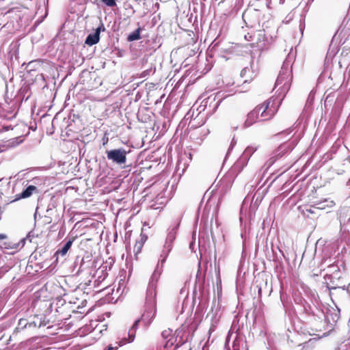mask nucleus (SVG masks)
Instances as JSON below:
<instances>
[{
  "mask_svg": "<svg viewBox=\"0 0 350 350\" xmlns=\"http://www.w3.org/2000/svg\"><path fill=\"white\" fill-rule=\"evenodd\" d=\"M306 211L310 213H314V211L312 208H308V209H306Z\"/></svg>",
  "mask_w": 350,
  "mask_h": 350,
  "instance_id": "7c9ffc66",
  "label": "nucleus"
},
{
  "mask_svg": "<svg viewBox=\"0 0 350 350\" xmlns=\"http://www.w3.org/2000/svg\"><path fill=\"white\" fill-rule=\"evenodd\" d=\"M154 70L155 69L153 68L152 66L150 68H148L145 70H144L142 74H141V77H146L148 75H150V74L152 73H154Z\"/></svg>",
  "mask_w": 350,
  "mask_h": 350,
  "instance_id": "393cba45",
  "label": "nucleus"
},
{
  "mask_svg": "<svg viewBox=\"0 0 350 350\" xmlns=\"http://www.w3.org/2000/svg\"><path fill=\"white\" fill-rule=\"evenodd\" d=\"M176 227H174L172 229L169 230L167 234L166 240H165V242L164 244V247L168 248V251H171V250H172V243L176 238Z\"/></svg>",
  "mask_w": 350,
  "mask_h": 350,
  "instance_id": "f3484780",
  "label": "nucleus"
},
{
  "mask_svg": "<svg viewBox=\"0 0 350 350\" xmlns=\"http://www.w3.org/2000/svg\"><path fill=\"white\" fill-rule=\"evenodd\" d=\"M156 314V301L155 297H150L148 295L146 297L145 311L142 315L141 321L148 326Z\"/></svg>",
  "mask_w": 350,
  "mask_h": 350,
  "instance_id": "20e7f679",
  "label": "nucleus"
},
{
  "mask_svg": "<svg viewBox=\"0 0 350 350\" xmlns=\"http://www.w3.org/2000/svg\"><path fill=\"white\" fill-rule=\"evenodd\" d=\"M104 4L109 7H113L116 5V0H100Z\"/></svg>",
  "mask_w": 350,
  "mask_h": 350,
  "instance_id": "a878e982",
  "label": "nucleus"
},
{
  "mask_svg": "<svg viewBox=\"0 0 350 350\" xmlns=\"http://www.w3.org/2000/svg\"><path fill=\"white\" fill-rule=\"evenodd\" d=\"M28 325L29 326H31V323H29L27 320L25 319H20L18 321V326L16 327V329L17 331L23 329L24 328L27 327Z\"/></svg>",
  "mask_w": 350,
  "mask_h": 350,
  "instance_id": "5701e85b",
  "label": "nucleus"
},
{
  "mask_svg": "<svg viewBox=\"0 0 350 350\" xmlns=\"http://www.w3.org/2000/svg\"><path fill=\"white\" fill-rule=\"evenodd\" d=\"M258 74V68L253 61L250 64L249 66L244 67L240 73V76L243 79V85L250 83Z\"/></svg>",
  "mask_w": 350,
  "mask_h": 350,
  "instance_id": "6e6552de",
  "label": "nucleus"
},
{
  "mask_svg": "<svg viewBox=\"0 0 350 350\" xmlns=\"http://www.w3.org/2000/svg\"><path fill=\"white\" fill-rule=\"evenodd\" d=\"M170 252V251H168V248H165L163 247V249L160 255L161 259L158 262H159V265H161V266H163V264L165 263Z\"/></svg>",
  "mask_w": 350,
  "mask_h": 350,
  "instance_id": "4be33fe9",
  "label": "nucleus"
},
{
  "mask_svg": "<svg viewBox=\"0 0 350 350\" xmlns=\"http://www.w3.org/2000/svg\"><path fill=\"white\" fill-rule=\"evenodd\" d=\"M292 80L291 70L289 68V63L284 62L279 75L276 79L275 88H278L279 94L284 96L289 90Z\"/></svg>",
  "mask_w": 350,
  "mask_h": 350,
  "instance_id": "f03ea898",
  "label": "nucleus"
},
{
  "mask_svg": "<svg viewBox=\"0 0 350 350\" xmlns=\"http://www.w3.org/2000/svg\"><path fill=\"white\" fill-rule=\"evenodd\" d=\"M117 349H118V347H113L112 345H109L104 350H116Z\"/></svg>",
  "mask_w": 350,
  "mask_h": 350,
  "instance_id": "c756f323",
  "label": "nucleus"
},
{
  "mask_svg": "<svg viewBox=\"0 0 350 350\" xmlns=\"http://www.w3.org/2000/svg\"><path fill=\"white\" fill-rule=\"evenodd\" d=\"M254 38L256 40V44L259 48L263 49L267 47L269 42L264 30H258L255 32Z\"/></svg>",
  "mask_w": 350,
  "mask_h": 350,
  "instance_id": "4468645a",
  "label": "nucleus"
},
{
  "mask_svg": "<svg viewBox=\"0 0 350 350\" xmlns=\"http://www.w3.org/2000/svg\"><path fill=\"white\" fill-rule=\"evenodd\" d=\"M139 321H140V319L135 320L133 326L129 329V330L128 332L129 338L128 339L123 338L122 341L121 342H122L121 345H124L126 342H131L134 340L135 337L136 330L138 327Z\"/></svg>",
  "mask_w": 350,
  "mask_h": 350,
  "instance_id": "dca6fc26",
  "label": "nucleus"
},
{
  "mask_svg": "<svg viewBox=\"0 0 350 350\" xmlns=\"http://www.w3.org/2000/svg\"><path fill=\"white\" fill-rule=\"evenodd\" d=\"M23 142V138L22 136L10 139L5 142L4 147L6 148H15L19 144H21Z\"/></svg>",
  "mask_w": 350,
  "mask_h": 350,
  "instance_id": "a211bd4d",
  "label": "nucleus"
},
{
  "mask_svg": "<svg viewBox=\"0 0 350 350\" xmlns=\"http://www.w3.org/2000/svg\"><path fill=\"white\" fill-rule=\"evenodd\" d=\"M347 186L349 187V189H350V179H349L347 182Z\"/></svg>",
  "mask_w": 350,
  "mask_h": 350,
  "instance_id": "2f4dec72",
  "label": "nucleus"
},
{
  "mask_svg": "<svg viewBox=\"0 0 350 350\" xmlns=\"http://www.w3.org/2000/svg\"><path fill=\"white\" fill-rule=\"evenodd\" d=\"M172 334V330L171 329H167L162 332L161 336L164 340L169 339L171 338Z\"/></svg>",
  "mask_w": 350,
  "mask_h": 350,
  "instance_id": "b1692460",
  "label": "nucleus"
},
{
  "mask_svg": "<svg viewBox=\"0 0 350 350\" xmlns=\"http://www.w3.org/2000/svg\"><path fill=\"white\" fill-rule=\"evenodd\" d=\"M245 39L247 40H253L254 35H251L249 33L245 36Z\"/></svg>",
  "mask_w": 350,
  "mask_h": 350,
  "instance_id": "c85d7f7f",
  "label": "nucleus"
},
{
  "mask_svg": "<svg viewBox=\"0 0 350 350\" xmlns=\"http://www.w3.org/2000/svg\"><path fill=\"white\" fill-rule=\"evenodd\" d=\"M310 342V340H309L308 342L304 343V347H305V346H306V345H308V342Z\"/></svg>",
  "mask_w": 350,
  "mask_h": 350,
  "instance_id": "473e14b6",
  "label": "nucleus"
},
{
  "mask_svg": "<svg viewBox=\"0 0 350 350\" xmlns=\"http://www.w3.org/2000/svg\"><path fill=\"white\" fill-rule=\"evenodd\" d=\"M25 12H27L26 8L14 7L7 11L5 12V15L8 18H10L12 22L14 21L18 22V21L22 20L23 18Z\"/></svg>",
  "mask_w": 350,
  "mask_h": 350,
  "instance_id": "f8f14e48",
  "label": "nucleus"
},
{
  "mask_svg": "<svg viewBox=\"0 0 350 350\" xmlns=\"http://www.w3.org/2000/svg\"><path fill=\"white\" fill-rule=\"evenodd\" d=\"M336 350H350L347 345L341 344L340 345Z\"/></svg>",
  "mask_w": 350,
  "mask_h": 350,
  "instance_id": "cd10ccee",
  "label": "nucleus"
},
{
  "mask_svg": "<svg viewBox=\"0 0 350 350\" xmlns=\"http://www.w3.org/2000/svg\"><path fill=\"white\" fill-rule=\"evenodd\" d=\"M335 205V202L329 199L326 198L323 200L321 201H317L314 202V205L312 206V208L314 209H320V210H326L327 208H331L334 207Z\"/></svg>",
  "mask_w": 350,
  "mask_h": 350,
  "instance_id": "2eb2a0df",
  "label": "nucleus"
},
{
  "mask_svg": "<svg viewBox=\"0 0 350 350\" xmlns=\"http://www.w3.org/2000/svg\"><path fill=\"white\" fill-rule=\"evenodd\" d=\"M26 239L27 238H23L18 243H11L8 241V237L7 234L0 233V249L18 250V248H21L24 246Z\"/></svg>",
  "mask_w": 350,
  "mask_h": 350,
  "instance_id": "1a4fd4ad",
  "label": "nucleus"
},
{
  "mask_svg": "<svg viewBox=\"0 0 350 350\" xmlns=\"http://www.w3.org/2000/svg\"><path fill=\"white\" fill-rule=\"evenodd\" d=\"M258 148V146L254 145L247 146L243 152L239 161L234 164L233 170H236L241 165L243 168V166L247 164L251 156L257 150Z\"/></svg>",
  "mask_w": 350,
  "mask_h": 350,
  "instance_id": "9b49d317",
  "label": "nucleus"
},
{
  "mask_svg": "<svg viewBox=\"0 0 350 350\" xmlns=\"http://www.w3.org/2000/svg\"><path fill=\"white\" fill-rule=\"evenodd\" d=\"M278 107V105L274 103L273 101L271 105L269 100L257 106L247 114L243 126L247 128L256 122L271 119L275 115Z\"/></svg>",
  "mask_w": 350,
  "mask_h": 350,
  "instance_id": "f257e3e1",
  "label": "nucleus"
},
{
  "mask_svg": "<svg viewBox=\"0 0 350 350\" xmlns=\"http://www.w3.org/2000/svg\"><path fill=\"white\" fill-rule=\"evenodd\" d=\"M140 31H141V28L138 27L136 30H135L133 32H132L131 33H130L128 36L127 40L129 42H133V41L139 40L141 38Z\"/></svg>",
  "mask_w": 350,
  "mask_h": 350,
  "instance_id": "412c9836",
  "label": "nucleus"
},
{
  "mask_svg": "<svg viewBox=\"0 0 350 350\" xmlns=\"http://www.w3.org/2000/svg\"><path fill=\"white\" fill-rule=\"evenodd\" d=\"M105 27L103 24H101L99 27H98L95 31L92 33H90L85 41V43L89 46H92L97 44L100 40V33L101 31H104Z\"/></svg>",
  "mask_w": 350,
  "mask_h": 350,
  "instance_id": "ddd939ff",
  "label": "nucleus"
},
{
  "mask_svg": "<svg viewBox=\"0 0 350 350\" xmlns=\"http://www.w3.org/2000/svg\"><path fill=\"white\" fill-rule=\"evenodd\" d=\"M73 241H74V239H70L68 241H66V243L64 245V246L55 252V255L60 254L62 256H65L67 254L68 251L71 247Z\"/></svg>",
  "mask_w": 350,
  "mask_h": 350,
  "instance_id": "aec40b11",
  "label": "nucleus"
},
{
  "mask_svg": "<svg viewBox=\"0 0 350 350\" xmlns=\"http://www.w3.org/2000/svg\"><path fill=\"white\" fill-rule=\"evenodd\" d=\"M129 152L125 149L117 148L106 151L107 158L113 163L122 165L126 162V155Z\"/></svg>",
  "mask_w": 350,
  "mask_h": 350,
  "instance_id": "423d86ee",
  "label": "nucleus"
},
{
  "mask_svg": "<svg viewBox=\"0 0 350 350\" xmlns=\"http://www.w3.org/2000/svg\"><path fill=\"white\" fill-rule=\"evenodd\" d=\"M292 150L290 144L284 143L281 144L271 154V157L267 161V167L272 165L275 161Z\"/></svg>",
  "mask_w": 350,
  "mask_h": 350,
  "instance_id": "9d476101",
  "label": "nucleus"
},
{
  "mask_svg": "<svg viewBox=\"0 0 350 350\" xmlns=\"http://www.w3.org/2000/svg\"><path fill=\"white\" fill-rule=\"evenodd\" d=\"M218 105H219V103H216V106L215 107H217L218 106Z\"/></svg>",
  "mask_w": 350,
  "mask_h": 350,
  "instance_id": "72a5a7b5",
  "label": "nucleus"
},
{
  "mask_svg": "<svg viewBox=\"0 0 350 350\" xmlns=\"http://www.w3.org/2000/svg\"><path fill=\"white\" fill-rule=\"evenodd\" d=\"M33 191H38V188L33 185H29L19 195V198H27L30 197Z\"/></svg>",
  "mask_w": 350,
  "mask_h": 350,
  "instance_id": "6ab92c4d",
  "label": "nucleus"
},
{
  "mask_svg": "<svg viewBox=\"0 0 350 350\" xmlns=\"http://www.w3.org/2000/svg\"><path fill=\"white\" fill-rule=\"evenodd\" d=\"M162 271L163 266L161 265L160 267L159 262H158L154 272L151 275L146 291V295H148L150 298L156 297L157 283L162 273Z\"/></svg>",
  "mask_w": 350,
  "mask_h": 350,
  "instance_id": "0eeeda50",
  "label": "nucleus"
},
{
  "mask_svg": "<svg viewBox=\"0 0 350 350\" xmlns=\"http://www.w3.org/2000/svg\"><path fill=\"white\" fill-rule=\"evenodd\" d=\"M189 333L190 331L189 330L188 327L185 325H182L180 328L176 329V336L175 339L174 338V336H171V338L166 340L165 344L164 345V348L169 349L172 347L174 343H176L174 349L181 346L189 340Z\"/></svg>",
  "mask_w": 350,
  "mask_h": 350,
  "instance_id": "7ed1b4c3",
  "label": "nucleus"
},
{
  "mask_svg": "<svg viewBox=\"0 0 350 350\" xmlns=\"http://www.w3.org/2000/svg\"><path fill=\"white\" fill-rule=\"evenodd\" d=\"M327 273L325 276L327 287L329 289H336L338 288V282L340 278L339 267L337 265H330L327 267Z\"/></svg>",
  "mask_w": 350,
  "mask_h": 350,
  "instance_id": "39448f33",
  "label": "nucleus"
},
{
  "mask_svg": "<svg viewBox=\"0 0 350 350\" xmlns=\"http://www.w3.org/2000/svg\"><path fill=\"white\" fill-rule=\"evenodd\" d=\"M84 264H85L84 260H83V259H82L81 265L79 268V270L77 272V274H79L80 272H82L84 271V269H85Z\"/></svg>",
  "mask_w": 350,
  "mask_h": 350,
  "instance_id": "bb28decb",
  "label": "nucleus"
}]
</instances>
